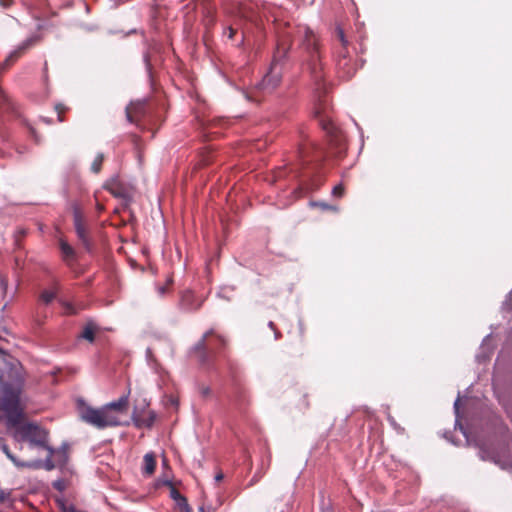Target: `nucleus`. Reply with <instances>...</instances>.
I'll list each match as a JSON object with an SVG mask.
<instances>
[{
	"label": "nucleus",
	"mask_w": 512,
	"mask_h": 512,
	"mask_svg": "<svg viewBox=\"0 0 512 512\" xmlns=\"http://www.w3.org/2000/svg\"><path fill=\"white\" fill-rule=\"evenodd\" d=\"M80 418L97 429L121 425V421L118 419L117 415L108 413L107 409L104 407L98 409L90 406L83 407L80 409Z\"/></svg>",
	"instance_id": "nucleus-1"
},
{
	"label": "nucleus",
	"mask_w": 512,
	"mask_h": 512,
	"mask_svg": "<svg viewBox=\"0 0 512 512\" xmlns=\"http://www.w3.org/2000/svg\"><path fill=\"white\" fill-rule=\"evenodd\" d=\"M303 40H302V48L309 54L311 64L315 65V62L319 58L318 54V39L309 27H304L302 29Z\"/></svg>",
	"instance_id": "nucleus-2"
},
{
	"label": "nucleus",
	"mask_w": 512,
	"mask_h": 512,
	"mask_svg": "<svg viewBox=\"0 0 512 512\" xmlns=\"http://www.w3.org/2000/svg\"><path fill=\"white\" fill-rule=\"evenodd\" d=\"M74 226H75V230H76L79 240L81 241L83 246L88 251H90L91 248H90V242L88 239L87 229H86L83 217L77 209L74 210Z\"/></svg>",
	"instance_id": "nucleus-3"
},
{
	"label": "nucleus",
	"mask_w": 512,
	"mask_h": 512,
	"mask_svg": "<svg viewBox=\"0 0 512 512\" xmlns=\"http://www.w3.org/2000/svg\"><path fill=\"white\" fill-rule=\"evenodd\" d=\"M203 301L202 297L195 296L192 291L187 290L181 295L180 305L185 311H194L202 305Z\"/></svg>",
	"instance_id": "nucleus-4"
},
{
	"label": "nucleus",
	"mask_w": 512,
	"mask_h": 512,
	"mask_svg": "<svg viewBox=\"0 0 512 512\" xmlns=\"http://www.w3.org/2000/svg\"><path fill=\"white\" fill-rule=\"evenodd\" d=\"M277 63L278 59L275 57L270 71L263 77L262 82L260 83L261 88L263 89H273L280 82V73L277 71Z\"/></svg>",
	"instance_id": "nucleus-5"
},
{
	"label": "nucleus",
	"mask_w": 512,
	"mask_h": 512,
	"mask_svg": "<svg viewBox=\"0 0 512 512\" xmlns=\"http://www.w3.org/2000/svg\"><path fill=\"white\" fill-rule=\"evenodd\" d=\"M128 406V396H121L117 401L110 402L103 407L107 409L108 413L117 415L118 419L126 412Z\"/></svg>",
	"instance_id": "nucleus-6"
},
{
	"label": "nucleus",
	"mask_w": 512,
	"mask_h": 512,
	"mask_svg": "<svg viewBox=\"0 0 512 512\" xmlns=\"http://www.w3.org/2000/svg\"><path fill=\"white\" fill-rule=\"evenodd\" d=\"M46 449L49 451L50 455L53 457L54 461L59 467H63L68 462V445L63 444L59 449L54 450L50 446H46Z\"/></svg>",
	"instance_id": "nucleus-7"
},
{
	"label": "nucleus",
	"mask_w": 512,
	"mask_h": 512,
	"mask_svg": "<svg viewBox=\"0 0 512 512\" xmlns=\"http://www.w3.org/2000/svg\"><path fill=\"white\" fill-rule=\"evenodd\" d=\"M104 187L109 190L115 197L125 200L130 198L129 193L120 187L118 177H112L105 183Z\"/></svg>",
	"instance_id": "nucleus-8"
},
{
	"label": "nucleus",
	"mask_w": 512,
	"mask_h": 512,
	"mask_svg": "<svg viewBox=\"0 0 512 512\" xmlns=\"http://www.w3.org/2000/svg\"><path fill=\"white\" fill-rule=\"evenodd\" d=\"M36 40V37L26 39L7 56L4 64L9 65L10 63L14 62L26 49L31 47Z\"/></svg>",
	"instance_id": "nucleus-9"
},
{
	"label": "nucleus",
	"mask_w": 512,
	"mask_h": 512,
	"mask_svg": "<svg viewBox=\"0 0 512 512\" xmlns=\"http://www.w3.org/2000/svg\"><path fill=\"white\" fill-rule=\"evenodd\" d=\"M1 450L3 451V453L7 456V458L16 466V467H19V468H23V467H31V468H36V467H39V464L38 463H34V462H22V461H19L12 453L11 451L9 450L8 446L6 444H2L1 445Z\"/></svg>",
	"instance_id": "nucleus-10"
},
{
	"label": "nucleus",
	"mask_w": 512,
	"mask_h": 512,
	"mask_svg": "<svg viewBox=\"0 0 512 512\" xmlns=\"http://www.w3.org/2000/svg\"><path fill=\"white\" fill-rule=\"evenodd\" d=\"M479 456L483 460L493 461L494 463L498 464L503 469H506V468L510 467V465H511L509 460L501 461L496 454H494V453L491 454L488 451H486L485 449H480Z\"/></svg>",
	"instance_id": "nucleus-11"
},
{
	"label": "nucleus",
	"mask_w": 512,
	"mask_h": 512,
	"mask_svg": "<svg viewBox=\"0 0 512 512\" xmlns=\"http://www.w3.org/2000/svg\"><path fill=\"white\" fill-rule=\"evenodd\" d=\"M156 461L153 453H146L143 458V474L151 475L155 471Z\"/></svg>",
	"instance_id": "nucleus-12"
},
{
	"label": "nucleus",
	"mask_w": 512,
	"mask_h": 512,
	"mask_svg": "<svg viewBox=\"0 0 512 512\" xmlns=\"http://www.w3.org/2000/svg\"><path fill=\"white\" fill-rule=\"evenodd\" d=\"M210 334V332H207L203 335V337L199 340V342L195 345L194 350L195 352H199V361L205 362L206 361V352L204 351L206 349V338Z\"/></svg>",
	"instance_id": "nucleus-13"
},
{
	"label": "nucleus",
	"mask_w": 512,
	"mask_h": 512,
	"mask_svg": "<svg viewBox=\"0 0 512 512\" xmlns=\"http://www.w3.org/2000/svg\"><path fill=\"white\" fill-rule=\"evenodd\" d=\"M60 249L63 254L64 260L70 262L75 258L74 249L64 240L60 241Z\"/></svg>",
	"instance_id": "nucleus-14"
},
{
	"label": "nucleus",
	"mask_w": 512,
	"mask_h": 512,
	"mask_svg": "<svg viewBox=\"0 0 512 512\" xmlns=\"http://www.w3.org/2000/svg\"><path fill=\"white\" fill-rule=\"evenodd\" d=\"M156 415L150 411L147 418H133L138 427H150L155 421Z\"/></svg>",
	"instance_id": "nucleus-15"
},
{
	"label": "nucleus",
	"mask_w": 512,
	"mask_h": 512,
	"mask_svg": "<svg viewBox=\"0 0 512 512\" xmlns=\"http://www.w3.org/2000/svg\"><path fill=\"white\" fill-rule=\"evenodd\" d=\"M171 497L177 502L180 507L186 509V512H190L189 506L187 504L186 498L183 497L176 489L171 490Z\"/></svg>",
	"instance_id": "nucleus-16"
},
{
	"label": "nucleus",
	"mask_w": 512,
	"mask_h": 512,
	"mask_svg": "<svg viewBox=\"0 0 512 512\" xmlns=\"http://www.w3.org/2000/svg\"><path fill=\"white\" fill-rule=\"evenodd\" d=\"M459 403H460V396L458 395V397L456 398V400L454 402V412H455V415H456V424L455 425H456V427L457 426L459 427V429L462 431L463 435L466 437L467 442L469 443V438H468L466 430L458 422V418H459Z\"/></svg>",
	"instance_id": "nucleus-17"
},
{
	"label": "nucleus",
	"mask_w": 512,
	"mask_h": 512,
	"mask_svg": "<svg viewBox=\"0 0 512 512\" xmlns=\"http://www.w3.org/2000/svg\"><path fill=\"white\" fill-rule=\"evenodd\" d=\"M94 333H95L94 326L92 324H88L84 328V330L81 333L80 337L85 339V340H88L89 342H93L94 341Z\"/></svg>",
	"instance_id": "nucleus-18"
},
{
	"label": "nucleus",
	"mask_w": 512,
	"mask_h": 512,
	"mask_svg": "<svg viewBox=\"0 0 512 512\" xmlns=\"http://www.w3.org/2000/svg\"><path fill=\"white\" fill-rule=\"evenodd\" d=\"M103 159H104L103 154H101V153L97 154V156L95 157V159L92 162L91 167H90L92 172L98 173L100 171Z\"/></svg>",
	"instance_id": "nucleus-19"
},
{
	"label": "nucleus",
	"mask_w": 512,
	"mask_h": 512,
	"mask_svg": "<svg viewBox=\"0 0 512 512\" xmlns=\"http://www.w3.org/2000/svg\"><path fill=\"white\" fill-rule=\"evenodd\" d=\"M55 292L53 291H48V290H45L41 293L40 295V299L41 301H43L45 304H49L51 303L54 298H55Z\"/></svg>",
	"instance_id": "nucleus-20"
},
{
	"label": "nucleus",
	"mask_w": 512,
	"mask_h": 512,
	"mask_svg": "<svg viewBox=\"0 0 512 512\" xmlns=\"http://www.w3.org/2000/svg\"><path fill=\"white\" fill-rule=\"evenodd\" d=\"M56 466H58L56 464V462L54 461L53 457L49 454V456L47 457V459L45 460L44 462V467L46 470H52L54 469Z\"/></svg>",
	"instance_id": "nucleus-21"
},
{
	"label": "nucleus",
	"mask_w": 512,
	"mask_h": 512,
	"mask_svg": "<svg viewBox=\"0 0 512 512\" xmlns=\"http://www.w3.org/2000/svg\"><path fill=\"white\" fill-rule=\"evenodd\" d=\"M265 473V469L262 466L261 470H258L251 479L250 485L257 483Z\"/></svg>",
	"instance_id": "nucleus-22"
},
{
	"label": "nucleus",
	"mask_w": 512,
	"mask_h": 512,
	"mask_svg": "<svg viewBox=\"0 0 512 512\" xmlns=\"http://www.w3.org/2000/svg\"><path fill=\"white\" fill-rule=\"evenodd\" d=\"M332 194L336 197H342L344 194V187L341 184L336 185L332 189Z\"/></svg>",
	"instance_id": "nucleus-23"
},
{
	"label": "nucleus",
	"mask_w": 512,
	"mask_h": 512,
	"mask_svg": "<svg viewBox=\"0 0 512 512\" xmlns=\"http://www.w3.org/2000/svg\"><path fill=\"white\" fill-rule=\"evenodd\" d=\"M337 33H338V36H339V39H340L342 45L346 46L348 44V41H347V39H346V37L344 35L343 30L341 28H338L337 29Z\"/></svg>",
	"instance_id": "nucleus-24"
},
{
	"label": "nucleus",
	"mask_w": 512,
	"mask_h": 512,
	"mask_svg": "<svg viewBox=\"0 0 512 512\" xmlns=\"http://www.w3.org/2000/svg\"><path fill=\"white\" fill-rule=\"evenodd\" d=\"M313 205L320 206L322 209H331V210H335V211L337 210L335 207H332L325 203H313Z\"/></svg>",
	"instance_id": "nucleus-25"
},
{
	"label": "nucleus",
	"mask_w": 512,
	"mask_h": 512,
	"mask_svg": "<svg viewBox=\"0 0 512 512\" xmlns=\"http://www.w3.org/2000/svg\"><path fill=\"white\" fill-rule=\"evenodd\" d=\"M55 109H56V111L58 112V114H60V113L62 112V110H63V107H62V105H61V104H57V105L55 106ZM58 120H59V122H62V121H63V118L61 117V115H58Z\"/></svg>",
	"instance_id": "nucleus-26"
},
{
	"label": "nucleus",
	"mask_w": 512,
	"mask_h": 512,
	"mask_svg": "<svg viewBox=\"0 0 512 512\" xmlns=\"http://www.w3.org/2000/svg\"><path fill=\"white\" fill-rule=\"evenodd\" d=\"M0 286L5 291L7 289V281L4 278H0Z\"/></svg>",
	"instance_id": "nucleus-27"
},
{
	"label": "nucleus",
	"mask_w": 512,
	"mask_h": 512,
	"mask_svg": "<svg viewBox=\"0 0 512 512\" xmlns=\"http://www.w3.org/2000/svg\"><path fill=\"white\" fill-rule=\"evenodd\" d=\"M227 31H228V37L231 39L235 33V30L232 27H228Z\"/></svg>",
	"instance_id": "nucleus-28"
},
{
	"label": "nucleus",
	"mask_w": 512,
	"mask_h": 512,
	"mask_svg": "<svg viewBox=\"0 0 512 512\" xmlns=\"http://www.w3.org/2000/svg\"><path fill=\"white\" fill-rule=\"evenodd\" d=\"M165 292H166V287H165V286H160V287H158V293H159V295H161V296H162V295H164V294H165Z\"/></svg>",
	"instance_id": "nucleus-29"
},
{
	"label": "nucleus",
	"mask_w": 512,
	"mask_h": 512,
	"mask_svg": "<svg viewBox=\"0 0 512 512\" xmlns=\"http://www.w3.org/2000/svg\"><path fill=\"white\" fill-rule=\"evenodd\" d=\"M223 478H224L223 473H218V474H216V476H215V481H216V482H219V481H221Z\"/></svg>",
	"instance_id": "nucleus-30"
},
{
	"label": "nucleus",
	"mask_w": 512,
	"mask_h": 512,
	"mask_svg": "<svg viewBox=\"0 0 512 512\" xmlns=\"http://www.w3.org/2000/svg\"><path fill=\"white\" fill-rule=\"evenodd\" d=\"M322 512H333V510L329 507H322Z\"/></svg>",
	"instance_id": "nucleus-31"
},
{
	"label": "nucleus",
	"mask_w": 512,
	"mask_h": 512,
	"mask_svg": "<svg viewBox=\"0 0 512 512\" xmlns=\"http://www.w3.org/2000/svg\"><path fill=\"white\" fill-rule=\"evenodd\" d=\"M127 119L132 122V118H131V115H130V112L129 110L127 109Z\"/></svg>",
	"instance_id": "nucleus-32"
},
{
	"label": "nucleus",
	"mask_w": 512,
	"mask_h": 512,
	"mask_svg": "<svg viewBox=\"0 0 512 512\" xmlns=\"http://www.w3.org/2000/svg\"><path fill=\"white\" fill-rule=\"evenodd\" d=\"M67 311H68L69 313H73V312H74V311H73V309L70 307V305H67Z\"/></svg>",
	"instance_id": "nucleus-33"
},
{
	"label": "nucleus",
	"mask_w": 512,
	"mask_h": 512,
	"mask_svg": "<svg viewBox=\"0 0 512 512\" xmlns=\"http://www.w3.org/2000/svg\"><path fill=\"white\" fill-rule=\"evenodd\" d=\"M0 5L7 6L8 3L4 2L3 0H0Z\"/></svg>",
	"instance_id": "nucleus-34"
},
{
	"label": "nucleus",
	"mask_w": 512,
	"mask_h": 512,
	"mask_svg": "<svg viewBox=\"0 0 512 512\" xmlns=\"http://www.w3.org/2000/svg\"><path fill=\"white\" fill-rule=\"evenodd\" d=\"M217 341L220 342V343H224V340L221 337H218Z\"/></svg>",
	"instance_id": "nucleus-35"
},
{
	"label": "nucleus",
	"mask_w": 512,
	"mask_h": 512,
	"mask_svg": "<svg viewBox=\"0 0 512 512\" xmlns=\"http://www.w3.org/2000/svg\"><path fill=\"white\" fill-rule=\"evenodd\" d=\"M269 327H270V328H272V329H274V324H273V322H269Z\"/></svg>",
	"instance_id": "nucleus-36"
},
{
	"label": "nucleus",
	"mask_w": 512,
	"mask_h": 512,
	"mask_svg": "<svg viewBox=\"0 0 512 512\" xmlns=\"http://www.w3.org/2000/svg\"><path fill=\"white\" fill-rule=\"evenodd\" d=\"M199 512H204V508H203V507H200V508H199Z\"/></svg>",
	"instance_id": "nucleus-37"
},
{
	"label": "nucleus",
	"mask_w": 512,
	"mask_h": 512,
	"mask_svg": "<svg viewBox=\"0 0 512 512\" xmlns=\"http://www.w3.org/2000/svg\"><path fill=\"white\" fill-rule=\"evenodd\" d=\"M3 498H4V497H3L2 493H1V494H0V501H2V500H3Z\"/></svg>",
	"instance_id": "nucleus-38"
}]
</instances>
